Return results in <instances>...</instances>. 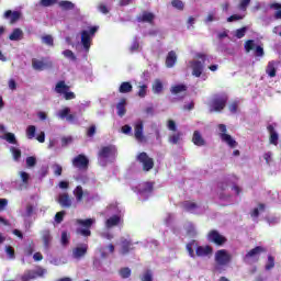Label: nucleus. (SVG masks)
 Returning a JSON list of instances; mask_svg holds the SVG:
<instances>
[{"label":"nucleus","mask_w":281,"mask_h":281,"mask_svg":"<svg viewBox=\"0 0 281 281\" xmlns=\"http://www.w3.org/2000/svg\"><path fill=\"white\" fill-rule=\"evenodd\" d=\"M227 102H229V97L227 94H215L209 102L210 113H221L225 111V106H227Z\"/></svg>","instance_id":"1"},{"label":"nucleus","mask_w":281,"mask_h":281,"mask_svg":"<svg viewBox=\"0 0 281 281\" xmlns=\"http://www.w3.org/2000/svg\"><path fill=\"white\" fill-rule=\"evenodd\" d=\"M196 58L202 60V63L200 60L190 61L192 76H194L195 78H201V75L203 74V67L205 65V60H207V55L203 53H198Z\"/></svg>","instance_id":"2"},{"label":"nucleus","mask_w":281,"mask_h":281,"mask_svg":"<svg viewBox=\"0 0 281 281\" xmlns=\"http://www.w3.org/2000/svg\"><path fill=\"white\" fill-rule=\"evenodd\" d=\"M98 26H91L89 31L83 30L81 31V45L85 49V52H89L91 49V41L93 36H95V33L98 32Z\"/></svg>","instance_id":"3"},{"label":"nucleus","mask_w":281,"mask_h":281,"mask_svg":"<svg viewBox=\"0 0 281 281\" xmlns=\"http://www.w3.org/2000/svg\"><path fill=\"white\" fill-rule=\"evenodd\" d=\"M77 225H80L83 228H78L77 234L83 236L85 238H89L91 236V227L95 224V218H87V220H77Z\"/></svg>","instance_id":"4"},{"label":"nucleus","mask_w":281,"mask_h":281,"mask_svg":"<svg viewBox=\"0 0 281 281\" xmlns=\"http://www.w3.org/2000/svg\"><path fill=\"white\" fill-rule=\"evenodd\" d=\"M136 161L140 164L144 172H150L155 168V159L150 158L146 151H142L136 156Z\"/></svg>","instance_id":"5"},{"label":"nucleus","mask_w":281,"mask_h":281,"mask_svg":"<svg viewBox=\"0 0 281 281\" xmlns=\"http://www.w3.org/2000/svg\"><path fill=\"white\" fill-rule=\"evenodd\" d=\"M267 248L262 246H257L252 249H250L245 256H244V262H258L260 260V255L266 254Z\"/></svg>","instance_id":"6"},{"label":"nucleus","mask_w":281,"mask_h":281,"mask_svg":"<svg viewBox=\"0 0 281 281\" xmlns=\"http://www.w3.org/2000/svg\"><path fill=\"white\" fill-rule=\"evenodd\" d=\"M218 131H220V138L224 144H227L229 148H236L238 146V142L232 137V135L227 134V125L225 124H220L218 125Z\"/></svg>","instance_id":"7"},{"label":"nucleus","mask_w":281,"mask_h":281,"mask_svg":"<svg viewBox=\"0 0 281 281\" xmlns=\"http://www.w3.org/2000/svg\"><path fill=\"white\" fill-rule=\"evenodd\" d=\"M206 238L209 243H213V245H216L217 247H223V245L227 243V237L221 235L216 229L210 231Z\"/></svg>","instance_id":"8"},{"label":"nucleus","mask_w":281,"mask_h":281,"mask_svg":"<svg viewBox=\"0 0 281 281\" xmlns=\"http://www.w3.org/2000/svg\"><path fill=\"white\" fill-rule=\"evenodd\" d=\"M32 67L35 69V71H44V69H52V67H54V63H52V60H47V58H33Z\"/></svg>","instance_id":"9"},{"label":"nucleus","mask_w":281,"mask_h":281,"mask_svg":"<svg viewBox=\"0 0 281 281\" xmlns=\"http://www.w3.org/2000/svg\"><path fill=\"white\" fill-rule=\"evenodd\" d=\"M72 166L77 170H89V158L83 154H79L72 159Z\"/></svg>","instance_id":"10"},{"label":"nucleus","mask_w":281,"mask_h":281,"mask_svg":"<svg viewBox=\"0 0 281 281\" xmlns=\"http://www.w3.org/2000/svg\"><path fill=\"white\" fill-rule=\"evenodd\" d=\"M215 261L217 265L225 267V265H229V262H232V255H229L225 249L217 250L215 252Z\"/></svg>","instance_id":"11"},{"label":"nucleus","mask_w":281,"mask_h":281,"mask_svg":"<svg viewBox=\"0 0 281 281\" xmlns=\"http://www.w3.org/2000/svg\"><path fill=\"white\" fill-rule=\"evenodd\" d=\"M2 18L5 19V21H9L10 25H14V23H18L21 20V12L7 10Z\"/></svg>","instance_id":"12"},{"label":"nucleus","mask_w":281,"mask_h":281,"mask_svg":"<svg viewBox=\"0 0 281 281\" xmlns=\"http://www.w3.org/2000/svg\"><path fill=\"white\" fill-rule=\"evenodd\" d=\"M138 23H149V25L155 24V13L143 11L142 14L136 16Z\"/></svg>","instance_id":"13"},{"label":"nucleus","mask_w":281,"mask_h":281,"mask_svg":"<svg viewBox=\"0 0 281 281\" xmlns=\"http://www.w3.org/2000/svg\"><path fill=\"white\" fill-rule=\"evenodd\" d=\"M115 151V146H104L99 150L98 157H100V159H109V157H113Z\"/></svg>","instance_id":"14"},{"label":"nucleus","mask_w":281,"mask_h":281,"mask_svg":"<svg viewBox=\"0 0 281 281\" xmlns=\"http://www.w3.org/2000/svg\"><path fill=\"white\" fill-rule=\"evenodd\" d=\"M134 137L137 142H144V121H137L135 123Z\"/></svg>","instance_id":"15"},{"label":"nucleus","mask_w":281,"mask_h":281,"mask_svg":"<svg viewBox=\"0 0 281 281\" xmlns=\"http://www.w3.org/2000/svg\"><path fill=\"white\" fill-rule=\"evenodd\" d=\"M42 241L45 249H49L52 247V240H54V237H52V232L49 229H44L41 232Z\"/></svg>","instance_id":"16"},{"label":"nucleus","mask_w":281,"mask_h":281,"mask_svg":"<svg viewBox=\"0 0 281 281\" xmlns=\"http://www.w3.org/2000/svg\"><path fill=\"white\" fill-rule=\"evenodd\" d=\"M135 247H133V241L126 239L124 237L121 238V254L126 256V254H131Z\"/></svg>","instance_id":"17"},{"label":"nucleus","mask_w":281,"mask_h":281,"mask_svg":"<svg viewBox=\"0 0 281 281\" xmlns=\"http://www.w3.org/2000/svg\"><path fill=\"white\" fill-rule=\"evenodd\" d=\"M87 251H89V245L82 244L81 246L76 247L72 250V256H74V258L79 260V258H83V256H87Z\"/></svg>","instance_id":"18"},{"label":"nucleus","mask_w":281,"mask_h":281,"mask_svg":"<svg viewBox=\"0 0 281 281\" xmlns=\"http://www.w3.org/2000/svg\"><path fill=\"white\" fill-rule=\"evenodd\" d=\"M267 131L270 135V144H272V146H278V140L280 139V136L278 135V132H276V127H273V125H268Z\"/></svg>","instance_id":"19"},{"label":"nucleus","mask_w":281,"mask_h":281,"mask_svg":"<svg viewBox=\"0 0 281 281\" xmlns=\"http://www.w3.org/2000/svg\"><path fill=\"white\" fill-rule=\"evenodd\" d=\"M58 203L63 207H71V198L69 196V193H61L58 196Z\"/></svg>","instance_id":"20"},{"label":"nucleus","mask_w":281,"mask_h":281,"mask_svg":"<svg viewBox=\"0 0 281 281\" xmlns=\"http://www.w3.org/2000/svg\"><path fill=\"white\" fill-rule=\"evenodd\" d=\"M214 251V248H212V246H199L196 249H195V254L196 256L199 257H202V256H210V254H212Z\"/></svg>","instance_id":"21"},{"label":"nucleus","mask_w":281,"mask_h":281,"mask_svg":"<svg viewBox=\"0 0 281 281\" xmlns=\"http://www.w3.org/2000/svg\"><path fill=\"white\" fill-rule=\"evenodd\" d=\"M116 113L119 117H124L126 115V99H121L116 104Z\"/></svg>","instance_id":"22"},{"label":"nucleus","mask_w":281,"mask_h":281,"mask_svg":"<svg viewBox=\"0 0 281 281\" xmlns=\"http://www.w3.org/2000/svg\"><path fill=\"white\" fill-rule=\"evenodd\" d=\"M192 143L194 144V146H205V139L201 135V132L194 131Z\"/></svg>","instance_id":"23"},{"label":"nucleus","mask_w":281,"mask_h":281,"mask_svg":"<svg viewBox=\"0 0 281 281\" xmlns=\"http://www.w3.org/2000/svg\"><path fill=\"white\" fill-rule=\"evenodd\" d=\"M121 221L122 218L120 217V215H113L112 217L105 221V227H108V229H111V227L120 225Z\"/></svg>","instance_id":"24"},{"label":"nucleus","mask_w":281,"mask_h":281,"mask_svg":"<svg viewBox=\"0 0 281 281\" xmlns=\"http://www.w3.org/2000/svg\"><path fill=\"white\" fill-rule=\"evenodd\" d=\"M176 63H177V53H175V50H171L167 55L166 67L172 68V67H175Z\"/></svg>","instance_id":"25"},{"label":"nucleus","mask_w":281,"mask_h":281,"mask_svg":"<svg viewBox=\"0 0 281 281\" xmlns=\"http://www.w3.org/2000/svg\"><path fill=\"white\" fill-rule=\"evenodd\" d=\"M55 91H56V93L64 94V93H66V91H69V86H67V83H65V80H60L56 83Z\"/></svg>","instance_id":"26"},{"label":"nucleus","mask_w":281,"mask_h":281,"mask_svg":"<svg viewBox=\"0 0 281 281\" xmlns=\"http://www.w3.org/2000/svg\"><path fill=\"white\" fill-rule=\"evenodd\" d=\"M131 91H133V85L131 81H123L119 87L120 93H131Z\"/></svg>","instance_id":"27"},{"label":"nucleus","mask_w":281,"mask_h":281,"mask_svg":"<svg viewBox=\"0 0 281 281\" xmlns=\"http://www.w3.org/2000/svg\"><path fill=\"white\" fill-rule=\"evenodd\" d=\"M276 65L277 63L274 60H271L268 63L266 67V74H268L270 78H276V72H277Z\"/></svg>","instance_id":"28"},{"label":"nucleus","mask_w":281,"mask_h":281,"mask_svg":"<svg viewBox=\"0 0 281 281\" xmlns=\"http://www.w3.org/2000/svg\"><path fill=\"white\" fill-rule=\"evenodd\" d=\"M183 91H188V86L183 83L171 87V93L173 95H179V93H183Z\"/></svg>","instance_id":"29"},{"label":"nucleus","mask_w":281,"mask_h":281,"mask_svg":"<svg viewBox=\"0 0 281 281\" xmlns=\"http://www.w3.org/2000/svg\"><path fill=\"white\" fill-rule=\"evenodd\" d=\"M9 38L11 41H21V38H23V30L14 29L12 33L9 35Z\"/></svg>","instance_id":"30"},{"label":"nucleus","mask_w":281,"mask_h":281,"mask_svg":"<svg viewBox=\"0 0 281 281\" xmlns=\"http://www.w3.org/2000/svg\"><path fill=\"white\" fill-rule=\"evenodd\" d=\"M270 10H277L274 13V19L280 20L281 19V3L273 2L269 5Z\"/></svg>","instance_id":"31"},{"label":"nucleus","mask_w":281,"mask_h":281,"mask_svg":"<svg viewBox=\"0 0 281 281\" xmlns=\"http://www.w3.org/2000/svg\"><path fill=\"white\" fill-rule=\"evenodd\" d=\"M153 91L154 93H161L164 91V83L161 80L156 79L154 85H153Z\"/></svg>","instance_id":"32"},{"label":"nucleus","mask_w":281,"mask_h":281,"mask_svg":"<svg viewBox=\"0 0 281 281\" xmlns=\"http://www.w3.org/2000/svg\"><path fill=\"white\" fill-rule=\"evenodd\" d=\"M59 7L61 10H74L76 8V4H74L71 1H60Z\"/></svg>","instance_id":"33"},{"label":"nucleus","mask_w":281,"mask_h":281,"mask_svg":"<svg viewBox=\"0 0 281 281\" xmlns=\"http://www.w3.org/2000/svg\"><path fill=\"white\" fill-rule=\"evenodd\" d=\"M74 195L78 202L82 201V196H85V191L82 190L81 186L76 187L74 190Z\"/></svg>","instance_id":"34"},{"label":"nucleus","mask_w":281,"mask_h":281,"mask_svg":"<svg viewBox=\"0 0 281 281\" xmlns=\"http://www.w3.org/2000/svg\"><path fill=\"white\" fill-rule=\"evenodd\" d=\"M183 207L187 212H192V211L196 210V207H199V205L195 202L184 201Z\"/></svg>","instance_id":"35"},{"label":"nucleus","mask_w":281,"mask_h":281,"mask_svg":"<svg viewBox=\"0 0 281 281\" xmlns=\"http://www.w3.org/2000/svg\"><path fill=\"white\" fill-rule=\"evenodd\" d=\"M26 136H27V139H34V137H36V126L30 125L26 128Z\"/></svg>","instance_id":"36"},{"label":"nucleus","mask_w":281,"mask_h":281,"mask_svg":"<svg viewBox=\"0 0 281 281\" xmlns=\"http://www.w3.org/2000/svg\"><path fill=\"white\" fill-rule=\"evenodd\" d=\"M131 268L128 267L121 268L119 271V274L123 280H126L131 276Z\"/></svg>","instance_id":"37"},{"label":"nucleus","mask_w":281,"mask_h":281,"mask_svg":"<svg viewBox=\"0 0 281 281\" xmlns=\"http://www.w3.org/2000/svg\"><path fill=\"white\" fill-rule=\"evenodd\" d=\"M276 267V258L273 256H268V262L265 267L266 271H271Z\"/></svg>","instance_id":"38"},{"label":"nucleus","mask_w":281,"mask_h":281,"mask_svg":"<svg viewBox=\"0 0 281 281\" xmlns=\"http://www.w3.org/2000/svg\"><path fill=\"white\" fill-rule=\"evenodd\" d=\"M42 43H44V45H48L49 47H54V37L52 35H44L42 37Z\"/></svg>","instance_id":"39"},{"label":"nucleus","mask_w":281,"mask_h":281,"mask_svg":"<svg viewBox=\"0 0 281 281\" xmlns=\"http://www.w3.org/2000/svg\"><path fill=\"white\" fill-rule=\"evenodd\" d=\"M180 139H181V133L178 132L169 136V144H173V145L179 144Z\"/></svg>","instance_id":"40"},{"label":"nucleus","mask_w":281,"mask_h":281,"mask_svg":"<svg viewBox=\"0 0 281 281\" xmlns=\"http://www.w3.org/2000/svg\"><path fill=\"white\" fill-rule=\"evenodd\" d=\"M69 238H70V235L69 233H67V231L61 232L60 243L64 247H67V245H69Z\"/></svg>","instance_id":"41"},{"label":"nucleus","mask_w":281,"mask_h":281,"mask_svg":"<svg viewBox=\"0 0 281 281\" xmlns=\"http://www.w3.org/2000/svg\"><path fill=\"white\" fill-rule=\"evenodd\" d=\"M250 3H251V0H240L238 4V9L241 10V12H247V8H249Z\"/></svg>","instance_id":"42"},{"label":"nucleus","mask_w":281,"mask_h":281,"mask_svg":"<svg viewBox=\"0 0 281 281\" xmlns=\"http://www.w3.org/2000/svg\"><path fill=\"white\" fill-rule=\"evenodd\" d=\"M36 278V272L34 271H29L27 273H24L22 277H21V280L22 281H30V280H34Z\"/></svg>","instance_id":"43"},{"label":"nucleus","mask_w":281,"mask_h":281,"mask_svg":"<svg viewBox=\"0 0 281 281\" xmlns=\"http://www.w3.org/2000/svg\"><path fill=\"white\" fill-rule=\"evenodd\" d=\"M10 151L13 155L14 161H19V159H21V149L16 148V147H11Z\"/></svg>","instance_id":"44"},{"label":"nucleus","mask_w":281,"mask_h":281,"mask_svg":"<svg viewBox=\"0 0 281 281\" xmlns=\"http://www.w3.org/2000/svg\"><path fill=\"white\" fill-rule=\"evenodd\" d=\"M171 5L172 8H176V10H183V8H186V4H183V1L181 0H172L171 1Z\"/></svg>","instance_id":"45"},{"label":"nucleus","mask_w":281,"mask_h":281,"mask_svg":"<svg viewBox=\"0 0 281 281\" xmlns=\"http://www.w3.org/2000/svg\"><path fill=\"white\" fill-rule=\"evenodd\" d=\"M147 91H148V86H146V85L139 86V87H138L137 95H138L139 98H146Z\"/></svg>","instance_id":"46"},{"label":"nucleus","mask_w":281,"mask_h":281,"mask_svg":"<svg viewBox=\"0 0 281 281\" xmlns=\"http://www.w3.org/2000/svg\"><path fill=\"white\" fill-rule=\"evenodd\" d=\"M69 113H71V109L64 108L61 111L58 112V115H59L60 120H67Z\"/></svg>","instance_id":"47"},{"label":"nucleus","mask_w":281,"mask_h":281,"mask_svg":"<svg viewBox=\"0 0 281 281\" xmlns=\"http://www.w3.org/2000/svg\"><path fill=\"white\" fill-rule=\"evenodd\" d=\"M142 281H153V270H146L140 277Z\"/></svg>","instance_id":"48"},{"label":"nucleus","mask_w":281,"mask_h":281,"mask_svg":"<svg viewBox=\"0 0 281 281\" xmlns=\"http://www.w3.org/2000/svg\"><path fill=\"white\" fill-rule=\"evenodd\" d=\"M4 139H5V142H8L9 144H16V136H14V134L13 133H7L5 135H4Z\"/></svg>","instance_id":"49"},{"label":"nucleus","mask_w":281,"mask_h":281,"mask_svg":"<svg viewBox=\"0 0 281 281\" xmlns=\"http://www.w3.org/2000/svg\"><path fill=\"white\" fill-rule=\"evenodd\" d=\"M244 47H245L246 52L249 54V52H251V49H255L256 43L254 42V40H248V41H246Z\"/></svg>","instance_id":"50"},{"label":"nucleus","mask_w":281,"mask_h":281,"mask_svg":"<svg viewBox=\"0 0 281 281\" xmlns=\"http://www.w3.org/2000/svg\"><path fill=\"white\" fill-rule=\"evenodd\" d=\"M238 101H233L232 103L228 104V111L233 114L238 113Z\"/></svg>","instance_id":"51"},{"label":"nucleus","mask_w":281,"mask_h":281,"mask_svg":"<svg viewBox=\"0 0 281 281\" xmlns=\"http://www.w3.org/2000/svg\"><path fill=\"white\" fill-rule=\"evenodd\" d=\"M41 5H43V8H50V5H56V3H58V0H41Z\"/></svg>","instance_id":"52"},{"label":"nucleus","mask_w":281,"mask_h":281,"mask_svg":"<svg viewBox=\"0 0 281 281\" xmlns=\"http://www.w3.org/2000/svg\"><path fill=\"white\" fill-rule=\"evenodd\" d=\"M65 214H67V212L65 211H59L55 214V222H57L58 224H60L64 220H65Z\"/></svg>","instance_id":"53"},{"label":"nucleus","mask_w":281,"mask_h":281,"mask_svg":"<svg viewBox=\"0 0 281 281\" xmlns=\"http://www.w3.org/2000/svg\"><path fill=\"white\" fill-rule=\"evenodd\" d=\"M53 170H54L55 177H60L63 175V166L58 164L53 165Z\"/></svg>","instance_id":"54"},{"label":"nucleus","mask_w":281,"mask_h":281,"mask_svg":"<svg viewBox=\"0 0 281 281\" xmlns=\"http://www.w3.org/2000/svg\"><path fill=\"white\" fill-rule=\"evenodd\" d=\"M63 56H65V58H69L70 60H77L76 55L71 49L64 50Z\"/></svg>","instance_id":"55"},{"label":"nucleus","mask_w":281,"mask_h":281,"mask_svg":"<svg viewBox=\"0 0 281 281\" xmlns=\"http://www.w3.org/2000/svg\"><path fill=\"white\" fill-rule=\"evenodd\" d=\"M245 19L244 15L240 14H233L229 18H227L228 23H234V21H243Z\"/></svg>","instance_id":"56"},{"label":"nucleus","mask_w":281,"mask_h":281,"mask_svg":"<svg viewBox=\"0 0 281 281\" xmlns=\"http://www.w3.org/2000/svg\"><path fill=\"white\" fill-rule=\"evenodd\" d=\"M245 34H247V27L237 29L235 36L236 38H244Z\"/></svg>","instance_id":"57"},{"label":"nucleus","mask_w":281,"mask_h":281,"mask_svg":"<svg viewBox=\"0 0 281 281\" xmlns=\"http://www.w3.org/2000/svg\"><path fill=\"white\" fill-rule=\"evenodd\" d=\"M27 168H34L36 166V157L30 156L26 158Z\"/></svg>","instance_id":"58"},{"label":"nucleus","mask_w":281,"mask_h":281,"mask_svg":"<svg viewBox=\"0 0 281 281\" xmlns=\"http://www.w3.org/2000/svg\"><path fill=\"white\" fill-rule=\"evenodd\" d=\"M154 189H155V183H153V182H146V183H145V187H144V189H143V192H148V193H150V192H153Z\"/></svg>","instance_id":"59"},{"label":"nucleus","mask_w":281,"mask_h":281,"mask_svg":"<svg viewBox=\"0 0 281 281\" xmlns=\"http://www.w3.org/2000/svg\"><path fill=\"white\" fill-rule=\"evenodd\" d=\"M65 100H76V93L66 91L63 93Z\"/></svg>","instance_id":"60"},{"label":"nucleus","mask_w":281,"mask_h":281,"mask_svg":"<svg viewBox=\"0 0 281 281\" xmlns=\"http://www.w3.org/2000/svg\"><path fill=\"white\" fill-rule=\"evenodd\" d=\"M255 56H258V57L265 56V48H262V46H256Z\"/></svg>","instance_id":"61"},{"label":"nucleus","mask_w":281,"mask_h":281,"mask_svg":"<svg viewBox=\"0 0 281 281\" xmlns=\"http://www.w3.org/2000/svg\"><path fill=\"white\" fill-rule=\"evenodd\" d=\"M24 254H25V256H32V254H34V244L29 245L24 249Z\"/></svg>","instance_id":"62"},{"label":"nucleus","mask_w":281,"mask_h":281,"mask_svg":"<svg viewBox=\"0 0 281 281\" xmlns=\"http://www.w3.org/2000/svg\"><path fill=\"white\" fill-rule=\"evenodd\" d=\"M139 49V42H137V40H135L133 43H132V45H131V47H130V50L131 52H137Z\"/></svg>","instance_id":"63"},{"label":"nucleus","mask_w":281,"mask_h":281,"mask_svg":"<svg viewBox=\"0 0 281 281\" xmlns=\"http://www.w3.org/2000/svg\"><path fill=\"white\" fill-rule=\"evenodd\" d=\"M93 135H95V125H91L87 131L88 137H93Z\"/></svg>","instance_id":"64"}]
</instances>
